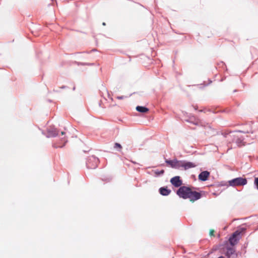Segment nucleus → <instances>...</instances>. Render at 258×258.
<instances>
[{"label": "nucleus", "instance_id": "nucleus-1", "mask_svg": "<svg viewBox=\"0 0 258 258\" xmlns=\"http://www.w3.org/2000/svg\"><path fill=\"white\" fill-rule=\"evenodd\" d=\"M165 163L172 168L177 170H186L190 168L196 167L197 164L186 160H178L176 158L173 160L165 159Z\"/></svg>", "mask_w": 258, "mask_h": 258}, {"label": "nucleus", "instance_id": "nucleus-2", "mask_svg": "<svg viewBox=\"0 0 258 258\" xmlns=\"http://www.w3.org/2000/svg\"><path fill=\"white\" fill-rule=\"evenodd\" d=\"M228 182L229 186L235 187L246 185L247 183V180L246 178L238 177L229 180Z\"/></svg>", "mask_w": 258, "mask_h": 258}, {"label": "nucleus", "instance_id": "nucleus-3", "mask_svg": "<svg viewBox=\"0 0 258 258\" xmlns=\"http://www.w3.org/2000/svg\"><path fill=\"white\" fill-rule=\"evenodd\" d=\"M190 190V188L188 186H182L177 190L176 194L179 198L183 199H188V198H190L189 193Z\"/></svg>", "mask_w": 258, "mask_h": 258}, {"label": "nucleus", "instance_id": "nucleus-4", "mask_svg": "<svg viewBox=\"0 0 258 258\" xmlns=\"http://www.w3.org/2000/svg\"><path fill=\"white\" fill-rule=\"evenodd\" d=\"M99 163V159L95 156H89L86 161V166L88 169H95Z\"/></svg>", "mask_w": 258, "mask_h": 258}, {"label": "nucleus", "instance_id": "nucleus-5", "mask_svg": "<svg viewBox=\"0 0 258 258\" xmlns=\"http://www.w3.org/2000/svg\"><path fill=\"white\" fill-rule=\"evenodd\" d=\"M224 253L227 258H237L238 257V253L236 252L235 248L232 246H227Z\"/></svg>", "mask_w": 258, "mask_h": 258}, {"label": "nucleus", "instance_id": "nucleus-6", "mask_svg": "<svg viewBox=\"0 0 258 258\" xmlns=\"http://www.w3.org/2000/svg\"><path fill=\"white\" fill-rule=\"evenodd\" d=\"M240 239L239 231H235L229 239V243L231 246L236 245Z\"/></svg>", "mask_w": 258, "mask_h": 258}, {"label": "nucleus", "instance_id": "nucleus-7", "mask_svg": "<svg viewBox=\"0 0 258 258\" xmlns=\"http://www.w3.org/2000/svg\"><path fill=\"white\" fill-rule=\"evenodd\" d=\"M170 182L175 187L179 188L182 184V181L179 176H175L171 178Z\"/></svg>", "mask_w": 258, "mask_h": 258}, {"label": "nucleus", "instance_id": "nucleus-8", "mask_svg": "<svg viewBox=\"0 0 258 258\" xmlns=\"http://www.w3.org/2000/svg\"><path fill=\"white\" fill-rule=\"evenodd\" d=\"M189 195L190 198H188V199L191 202L197 201L202 197V195L200 192L196 191H192L191 189L190 190Z\"/></svg>", "mask_w": 258, "mask_h": 258}, {"label": "nucleus", "instance_id": "nucleus-9", "mask_svg": "<svg viewBox=\"0 0 258 258\" xmlns=\"http://www.w3.org/2000/svg\"><path fill=\"white\" fill-rule=\"evenodd\" d=\"M66 133L64 132H61V134L59 136V137L60 138L61 142H62L63 144L60 145H57L56 144H53V147L55 148H63L64 146L66 143L68 142V140L65 137Z\"/></svg>", "mask_w": 258, "mask_h": 258}, {"label": "nucleus", "instance_id": "nucleus-10", "mask_svg": "<svg viewBox=\"0 0 258 258\" xmlns=\"http://www.w3.org/2000/svg\"><path fill=\"white\" fill-rule=\"evenodd\" d=\"M57 135H58V131L56 128L50 126L47 129V134L46 135L47 138L55 137Z\"/></svg>", "mask_w": 258, "mask_h": 258}, {"label": "nucleus", "instance_id": "nucleus-11", "mask_svg": "<svg viewBox=\"0 0 258 258\" xmlns=\"http://www.w3.org/2000/svg\"><path fill=\"white\" fill-rule=\"evenodd\" d=\"M210 176V172L208 171H204L201 172L199 175V179L200 180L205 181L208 180Z\"/></svg>", "mask_w": 258, "mask_h": 258}, {"label": "nucleus", "instance_id": "nucleus-12", "mask_svg": "<svg viewBox=\"0 0 258 258\" xmlns=\"http://www.w3.org/2000/svg\"><path fill=\"white\" fill-rule=\"evenodd\" d=\"M159 191L160 194L164 196H168L171 192V190L170 189H168L167 187L165 186L160 187Z\"/></svg>", "mask_w": 258, "mask_h": 258}, {"label": "nucleus", "instance_id": "nucleus-13", "mask_svg": "<svg viewBox=\"0 0 258 258\" xmlns=\"http://www.w3.org/2000/svg\"><path fill=\"white\" fill-rule=\"evenodd\" d=\"M236 139H235V143L238 147H241L244 145V142L243 141L244 138L242 136L238 137L234 136Z\"/></svg>", "mask_w": 258, "mask_h": 258}, {"label": "nucleus", "instance_id": "nucleus-14", "mask_svg": "<svg viewBox=\"0 0 258 258\" xmlns=\"http://www.w3.org/2000/svg\"><path fill=\"white\" fill-rule=\"evenodd\" d=\"M136 109L137 111L141 113H146L149 111L147 107L142 106H137Z\"/></svg>", "mask_w": 258, "mask_h": 258}, {"label": "nucleus", "instance_id": "nucleus-15", "mask_svg": "<svg viewBox=\"0 0 258 258\" xmlns=\"http://www.w3.org/2000/svg\"><path fill=\"white\" fill-rule=\"evenodd\" d=\"M253 184L254 188L258 190V177H255Z\"/></svg>", "mask_w": 258, "mask_h": 258}, {"label": "nucleus", "instance_id": "nucleus-16", "mask_svg": "<svg viewBox=\"0 0 258 258\" xmlns=\"http://www.w3.org/2000/svg\"><path fill=\"white\" fill-rule=\"evenodd\" d=\"M155 173L158 175H163L164 173V170L163 169L161 170H156L154 171Z\"/></svg>", "mask_w": 258, "mask_h": 258}, {"label": "nucleus", "instance_id": "nucleus-17", "mask_svg": "<svg viewBox=\"0 0 258 258\" xmlns=\"http://www.w3.org/2000/svg\"><path fill=\"white\" fill-rule=\"evenodd\" d=\"M246 229V228L244 227H240L236 231H239L240 235L242 232H244Z\"/></svg>", "mask_w": 258, "mask_h": 258}, {"label": "nucleus", "instance_id": "nucleus-18", "mask_svg": "<svg viewBox=\"0 0 258 258\" xmlns=\"http://www.w3.org/2000/svg\"><path fill=\"white\" fill-rule=\"evenodd\" d=\"M78 64L79 65H88V66H92L93 64V63H83V62H78Z\"/></svg>", "mask_w": 258, "mask_h": 258}, {"label": "nucleus", "instance_id": "nucleus-19", "mask_svg": "<svg viewBox=\"0 0 258 258\" xmlns=\"http://www.w3.org/2000/svg\"><path fill=\"white\" fill-rule=\"evenodd\" d=\"M114 147L115 148H119L120 149V148H121V145L120 144L116 143L114 144Z\"/></svg>", "mask_w": 258, "mask_h": 258}, {"label": "nucleus", "instance_id": "nucleus-20", "mask_svg": "<svg viewBox=\"0 0 258 258\" xmlns=\"http://www.w3.org/2000/svg\"><path fill=\"white\" fill-rule=\"evenodd\" d=\"M116 98L118 99L121 100V99H123L125 98H126V97L125 96H117Z\"/></svg>", "mask_w": 258, "mask_h": 258}, {"label": "nucleus", "instance_id": "nucleus-21", "mask_svg": "<svg viewBox=\"0 0 258 258\" xmlns=\"http://www.w3.org/2000/svg\"><path fill=\"white\" fill-rule=\"evenodd\" d=\"M237 132H240V133H248L249 132L247 131V132H244V131H237Z\"/></svg>", "mask_w": 258, "mask_h": 258}, {"label": "nucleus", "instance_id": "nucleus-22", "mask_svg": "<svg viewBox=\"0 0 258 258\" xmlns=\"http://www.w3.org/2000/svg\"><path fill=\"white\" fill-rule=\"evenodd\" d=\"M213 233H214V231L213 230H211L210 232V234L211 235H213Z\"/></svg>", "mask_w": 258, "mask_h": 258}, {"label": "nucleus", "instance_id": "nucleus-23", "mask_svg": "<svg viewBox=\"0 0 258 258\" xmlns=\"http://www.w3.org/2000/svg\"><path fill=\"white\" fill-rule=\"evenodd\" d=\"M67 88V86H61V87H60V88H61V89H64V88Z\"/></svg>", "mask_w": 258, "mask_h": 258}, {"label": "nucleus", "instance_id": "nucleus-24", "mask_svg": "<svg viewBox=\"0 0 258 258\" xmlns=\"http://www.w3.org/2000/svg\"><path fill=\"white\" fill-rule=\"evenodd\" d=\"M186 121H187V122H192V123H193L194 124H196L195 123H194V122H192V121H191V120H186Z\"/></svg>", "mask_w": 258, "mask_h": 258}, {"label": "nucleus", "instance_id": "nucleus-25", "mask_svg": "<svg viewBox=\"0 0 258 258\" xmlns=\"http://www.w3.org/2000/svg\"><path fill=\"white\" fill-rule=\"evenodd\" d=\"M217 258H225V257L223 256H219V257H218Z\"/></svg>", "mask_w": 258, "mask_h": 258}, {"label": "nucleus", "instance_id": "nucleus-26", "mask_svg": "<svg viewBox=\"0 0 258 258\" xmlns=\"http://www.w3.org/2000/svg\"><path fill=\"white\" fill-rule=\"evenodd\" d=\"M102 25H103V26H105V25H106V24H105V22H103V23H102Z\"/></svg>", "mask_w": 258, "mask_h": 258}, {"label": "nucleus", "instance_id": "nucleus-27", "mask_svg": "<svg viewBox=\"0 0 258 258\" xmlns=\"http://www.w3.org/2000/svg\"><path fill=\"white\" fill-rule=\"evenodd\" d=\"M96 51V49H92V50H91V51Z\"/></svg>", "mask_w": 258, "mask_h": 258}, {"label": "nucleus", "instance_id": "nucleus-28", "mask_svg": "<svg viewBox=\"0 0 258 258\" xmlns=\"http://www.w3.org/2000/svg\"><path fill=\"white\" fill-rule=\"evenodd\" d=\"M194 108H195V110L197 109V108L196 107H194Z\"/></svg>", "mask_w": 258, "mask_h": 258}, {"label": "nucleus", "instance_id": "nucleus-29", "mask_svg": "<svg viewBox=\"0 0 258 258\" xmlns=\"http://www.w3.org/2000/svg\"><path fill=\"white\" fill-rule=\"evenodd\" d=\"M75 90V87H74L73 90Z\"/></svg>", "mask_w": 258, "mask_h": 258}, {"label": "nucleus", "instance_id": "nucleus-30", "mask_svg": "<svg viewBox=\"0 0 258 258\" xmlns=\"http://www.w3.org/2000/svg\"><path fill=\"white\" fill-rule=\"evenodd\" d=\"M203 111V110H200V112H202Z\"/></svg>", "mask_w": 258, "mask_h": 258}]
</instances>
